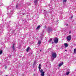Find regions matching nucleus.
<instances>
[{"label":"nucleus","mask_w":76,"mask_h":76,"mask_svg":"<svg viewBox=\"0 0 76 76\" xmlns=\"http://www.w3.org/2000/svg\"><path fill=\"white\" fill-rule=\"evenodd\" d=\"M52 57L53 58H56L57 57V54L56 52H53Z\"/></svg>","instance_id":"f257e3e1"},{"label":"nucleus","mask_w":76,"mask_h":76,"mask_svg":"<svg viewBox=\"0 0 76 76\" xmlns=\"http://www.w3.org/2000/svg\"><path fill=\"white\" fill-rule=\"evenodd\" d=\"M54 41L55 44H57V43H58V38H55L54 39Z\"/></svg>","instance_id":"f03ea898"},{"label":"nucleus","mask_w":76,"mask_h":76,"mask_svg":"<svg viewBox=\"0 0 76 76\" xmlns=\"http://www.w3.org/2000/svg\"><path fill=\"white\" fill-rule=\"evenodd\" d=\"M71 35H70L68 36L66 38L67 41H70V39H71Z\"/></svg>","instance_id":"7ed1b4c3"},{"label":"nucleus","mask_w":76,"mask_h":76,"mask_svg":"<svg viewBox=\"0 0 76 76\" xmlns=\"http://www.w3.org/2000/svg\"><path fill=\"white\" fill-rule=\"evenodd\" d=\"M15 44H13L12 48L13 51L14 52H15Z\"/></svg>","instance_id":"20e7f679"},{"label":"nucleus","mask_w":76,"mask_h":76,"mask_svg":"<svg viewBox=\"0 0 76 76\" xmlns=\"http://www.w3.org/2000/svg\"><path fill=\"white\" fill-rule=\"evenodd\" d=\"M38 1V0H35L34 1V3L35 4H37Z\"/></svg>","instance_id":"39448f33"},{"label":"nucleus","mask_w":76,"mask_h":76,"mask_svg":"<svg viewBox=\"0 0 76 76\" xmlns=\"http://www.w3.org/2000/svg\"><path fill=\"white\" fill-rule=\"evenodd\" d=\"M40 27H41V26L40 25L38 26L36 28L37 30H38L40 29Z\"/></svg>","instance_id":"423d86ee"},{"label":"nucleus","mask_w":76,"mask_h":76,"mask_svg":"<svg viewBox=\"0 0 76 76\" xmlns=\"http://www.w3.org/2000/svg\"><path fill=\"white\" fill-rule=\"evenodd\" d=\"M36 64H37V61H34L33 65L34 66H35L36 65Z\"/></svg>","instance_id":"0eeeda50"},{"label":"nucleus","mask_w":76,"mask_h":76,"mask_svg":"<svg viewBox=\"0 0 76 76\" xmlns=\"http://www.w3.org/2000/svg\"><path fill=\"white\" fill-rule=\"evenodd\" d=\"M41 65L40 64H39V67L38 68L39 69V71H40V70H41Z\"/></svg>","instance_id":"6e6552de"},{"label":"nucleus","mask_w":76,"mask_h":76,"mask_svg":"<svg viewBox=\"0 0 76 76\" xmlns=\"http://www.w3.org/2000/svg\"><path fill=\"white\" fill-rule=\"evenodd\" d=\"M41 75L42 76H44L45 74L44 73H45V72H41Z\"/></svg>","instance_id":"1a4fd4ad"},{"label":"nucleus","mask_w":76,"mask_h":76,"mask_svg":"<svg viewBox=\"0 0 76 76\" xmlns=\"http://www.w3.org/2000/svg\"><path fill=\"white\" fill-rule=\"evenodd\" d=\"M64 45H65V46L66 48V47H68V45L67 44V43H64Z\"/></svg>","instance_id":"9d476101"},{"label":"nucleus","mask_w":76,"mask_h":76,"mask_svg":"<svg viewBox=\"0 0 76 76\" xmlns=\"http://www.w3.org/2000/svg\"><path fill=\"white\" fill-rule=\"evenodd\" d=\"M63 63L62 62L60 63L58 65V66L59 67H60V66H62V65H63Z\"/></svg>","instance_id":"9b49d317"},{"label":"nucleus","mask_w":76,"mask_h":76,"mask_svg":"<svg viewBox=\"0 0 76 76\" xmlns=\"http://www.w3.org/2000/svg\"><path fill=\"white\" fill-rule=\"evenodd\" d=\"M41 43V40H39L38 41V44L39 45H40Z\"/></svg>","instance_id":"f8f14e48"},{"label":"nucleus","mask_w":76,"mask_h":76,"mask_svg":"<svg viewBox=\"0 0 76 76\" xmlns=\"http://www.w3.org/2000/svg\"><path fill=\"white\" fill-rule=\"evenodd\" d=\"M30 48L29 47H28L26 49V51L27 52H28V51L29 50Z\"/></svg>","instance_id":"ddd939ff"},{"label":"nucleus","mask_w":76,"mask_h":76,"mask_svg":"<svg viewBox=\"0 0 76 76\" xmlns=\"http://www.w3.org/2000/svg\"><path fill=\"white\" fill-rule=\"evenodd\" d=\"M69 73H70V72H68L66 73V75H69Z\"/></svg>","instance_id":"4468645a"},{"label":"nucleus","mask_w":76,"mask_h":76,"mask_svg":"<svg viewBox=\"0 0 76 76\" xmlns=\"http://www.w3.org/2000/svg\"><path fill=\"white\" fill-rule=\"evenodd\" d=\"M43 72H44V71L42 69H41L40 70V73H42Z\"/></svg>","instance_id":"2eb2a0df"},{"label":"nucleus","mask_w":76,"mask_h":76,"mask_svg":"<svg viewBox=\"0 0 76 76\" xmlns=\"http://www.w3.org/2000/svg\"><path fill=\"white\" fill-rule=\"evenodd\" d=\"M52 38H50L49 40V42H51L52 41Z\"/></svg>","instance_id":"dca6fc26"},{"label":"nucleus","mask_w":76,"mask_h":76,"mask_svg":"<svg viewBox=\"0 0 76 76\" xmlns=\"http://www.w3.org/2000/svg\"><path fill=\"white\" fill-rule=\"evenodd\" d=\"M54 58H53V57H52H52H51V59H52V61H53V60H54Z\"/></svg>","instance_id":"f3484780"},{"label":"nucleus","mask_w":76,"mask_h":76,"mask_svg":"<svg viewBox=\"0 0 76 76\" xmlns=\"http://www.w3.org/2000/svg\"><path fill=\"white\" fill-rule=\"evenodd\" d=\"M74 53L75 54L76 53V48H75L74 50Z\"/></svg>","instance_id":"a211bd4d"},{"label":"nucleus","mask_w":76,"mask_h":76,"mask_svg":"<svg viewBox=\"0 0 76 76\" xmlns=\"http://www.w3.org/2000/svg\"><path fill=\"white\" fill-rule=\"evenodd\" d=\"M2 53H3V51H2V50H0V54H2Z\"/></svg>","instance_id":"6ab92c4d"},{"label":"nucleus","mask_w":76,"mask_h":76,"mask_svg":"<svg viewBox=\"0 0 76 76\" xmlns=\"http://www.w3.org/2000/svg\"><path fill=\"white\" fill-rule=\"evenodd\" d=\"M67 1V0H63V2L64 3H65V2H66Z\"/></svg>","instance_id":"aec40b11"},{"label":"nucleus","mask_w":76,"mask_h":76,"mask_svg":"<svg viewBox=\"0 0 76 76\" xmlns=\"http://www.w3.org/2000/svg\"><path fill=\"white\" fill-rule=\"evenodd\" d=\"M16 9H18V5H16Z\"/></svg>","instance_id":"412c9836"},{"label":"nucleus","mask_w":76,"mask_h":76,"mask_svg":"<svg viewBox=\"0 0 76 76\" xmlns=\"http://www.w3.org/2000/svg\"><path fill=\"white\" fill-rule=\"evenodd\" d=\"M69 34H71V31H70L69 32Z\"/></svg>","instance_id":"4be33fe9"},{"label":"nucleus","mask_w":76,"mask_h":76,"mask_svg":"<svg viewBox=\"0 0 76 76\" xmlns=\"http://www.w3.org/2000/svg\"><path fill=\"white\" fill-rule=\"evenodd\" d=\"M68 24H66V26H68Z\"/></svg>","instance_id":"5701e85b"},{"label":"nucleus","mask_w":76,"mask_h":76,"mask_svg":"<svg viewBox=\"0 0 76 76\" xmlns=\"http://www.w3.org/2000/svg\"><path fill=\"white\" fill-rule=\"evenodd\" d=\"M52 44H54V42H52Z\"/></svg>","instance_id":"b1692460"},{"label":"nucleus","mask_w":76,"mask_h":76,"mask_svg":"<svg viewBox=\"0 0 76 76\" xmlns=\"http://www.w3.org/2000/svg\"><path fill=\"white\" fill-rule=\"evenodd\" d=\"M5 69H7V66H5Z\"/></svg>","instance_id":"393cba45"},{"label":"nucleus","mask_w":76,"mask_h":76,"mask_svg":"<svg viewBox=\"0 0 76 76\" xmlns=\"http://www.w3.org/2000/svg\"><path fill=\"white\" fill-rule=\"evenodd\" d=\"M71 19H72V18H73V16H71Z\"/></svg>","instance_id":"a878e982"},{"label":"nucleus","mask_w":76,"mask_h":76,"mask_svg":"<svg viewBox=\"0 0 76 76\" xmlns=\"http://www.w3.org/2000/svg\"><path fill=\"white\" fill-rule=\"evenodd\" d=\"M67 50H65V51H66Z\"/></svg>","instance_id":"bb28decb"},{"label":"nucleus","mask_w":76,"mask_h":76,"mask_svg":"<svg viewBox=\"0 0 76 76\" xmlns=\"http://www.w3.org/2000/svg\"><path fill=\"white\" fill-rule=\"evenodd\" d=\"M40 51H41V50H40Z\"/></svg>","instance_id":"cd10ccee"},{"label":"nucleus","mask_w":76,"mask_h":76,"mask_svg":"<svg viewBox=\"0 0 76 76\" xmlns=\"http://www.w3.org/2000/svg\"><path fill=\"white\" fill-rule=\"evenodd\" d=\"M57 22H58V20H57Z\"/></svg>","instance_id":"c85d7f7f"},{"label":"nucleus","mask_w":76,"mask_h":76,"mask_svg":"<svg viewBox=\"0 0 76 76\" xmlns=\"http://www.w3.org/2000/svg\"><path fill=\"white\" fill-rule=\"evenodd\" d=\"M6 76H7V75H6Z\"/></svg>","instance_id":"c756f323"}]
</instances>
